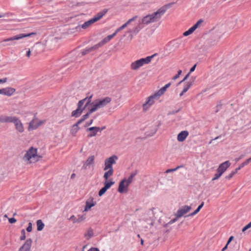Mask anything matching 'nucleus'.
<instances>
[{
    "mask_svg": "<svg viewBox=\"0 0 251 251\" xmlns=\"http://www.w3.org/2000/svg\"><path fill=\"white\" fill-rule=\"evenodd\" d=\"M167 9V7L166 6L161 7L157 11L144 17L141 23L143 25H148L151 23L157 22L166 12Z\"/></svg>",
    "mask_w": 251,
    "mask_h": 251,
    "instance_id": "f257e3e1",
    "label": "nucleus"
},
{
    "mask_svg": "<svg viewBox=\"0 0 251 251\" xmlns=\"http://www.w3.org/2000/svg\"><path fill=\"white\" fill-rule=\"evenodd\" d=\"M93 96V94L88 93L85 98L80 100L77 103L76 109L72 112L71 116L75 118L79 117L83 110L90 104Z\"/></svg>",
    "mask_w": 251,
    "mask_h": 251,
    "instance_id": "f03ea898",
    "label": "nucleus"
},
{
    "mask_svg": "<svg viewBox=\"0 0 251 251\" xmlns=\"http://www.w3.org/2000/svg\"><path fill=\"white\" fill-rule=\"evenodd\" d=\"M37 149L30 147L24 156L23 159L26 163H32L38 161L41 157L37 154Z\"/></svg>",
    "mask_w": 251,
    "mask_h": 251,
    "instance_id": "7ed1b4c3",
    "label": "nucleus"
},
{
    "mask_svg": "<svg viewBox=\"0 0 251 251\" xmlns=\"http://www.w3.org/2000/svg\"><path fill=\"white\" fill-rule=\"evenodd\" d=\"M111 101V99L108 97L101 99L96 100L93 102L90 103V104L92 105L91 111L90 112H95L98 109L107 105Z\"/></svg>",
    "mask_w": 251,
    "mask_h": 251,
    "instance_id": "20e7f679",
    "label": "nucleus"
},
{
    "mask_svg": "<svg viewBox=\"0 0 251 251\" xmlns=\"http://www.w3.org/2000/svg\"><path fill=\"white\" fill-rule=\"evenodd\" d=\"M156 55L154 54L151 56H147L146 58H143L137 60L130 64V68L132 70H137L140 67L143 66L145 64H148L151 62V59Z\"/></svg>",
    "mask_w": 251,
    "mask_h": 251,
    "instance_id": "39448f33",
    "label": "nucleus"
},
{
    "mask_svg": "<svg viewBox=\"0 0 251 251\" xmlns=\"http://www.w3.org/2000/svg\"><path fill=\"white\" fill-rule=\"evenodd\" d=\"M107 12V10L104 9L101 12H100L97 14L93 18L85 22L81 25L83 29H86L91 26L92 24L100 20Z\"/></svg>",
    "mask_w": 251,
    "mask_h": 251,
    "instance_id": "423d86ee",
    "label": "nucleus"
},
{
    "mask_svg": "<svg viewBox=\"0 0 251 251\" xmlns=\"http://www.w3.org/2000/svg\"><path fill=\"white\" fill-rule=\"evenodd\" d=\"M118 157L115 155H113L104 160V171L107 170H113V165L115 164L116 161L118 160Z\"/></svg>",
    "mask_w": 251,
    "mask_h": 251,
    "instance_id": "0eeeda50",
    "label": "nucleus"
},
{
    "mask_svg": "<svg viewBox=\"0 0 251 251\" xmlns=\"http://www.w3.org/2000/svg\"><path fill=\"white\" fill-rule=\"evenodd\" d=\"M158 99L154 94L149 97L147 101L143 104V110L144 111L148 110L150 107L154 103L155 100Z\"/></svg>",
    "mask_w": 251,
    "mask_h": 251,
    "instance_id": "6e6552de",
    "label": "nucleus"
},
{
    "mask_svg": "<svg viewBox=\"0 0 251 251\" xmlns=\"http://www.w3.org/2000/svg\"><path fill=\"white\" fill-rule=\"evenodd\" d=\"M36 34V32H31V33H30L28 34H24V33L20 34L19 35H17L16 36H14L13 37L4 39L3 40L2 42L13 41L16 40H20L24 37H30L32 35H35Z\"/></svg>",
    "mask_w": 251,
    "mask_h": 251,
    "instance_id": "1a4fd4ad",
    "label": "nucleus"
},
{
    "mask_svg": "<svg viewBox=\"0 0 251 251\" xmlns=\"http://www.w3.org/2000/svg\"><path fill=\"white\" fill-rule=\"evenodd\" d=\"M191 209V207L190 206L184 205L177 210L175 216L176 218H180L184 214L188 213Z\"/></svg>",
    "mask_w": 251,
    "mask_h": 251,
    "instance_id": "9d476101",
    "label": "nucleus"
},
{
    "mask_svg": "<svg viewBox=\"0 0 251 251\" xmlns=\"http://www.w3.org/2000/svg\"><path fill=\"white\" fill-rule=\"evenodd\" d=\"M17 118V117L16 116L1 115H0V122L3 123H14Z\"/></svg>",
    "mask_w": 251,
    "mask_h": 251,
    "instance_id": "9b49d317",
    "label": "nucleus"
},
{
    "mask_svg": "<svg viewBox=\"0 0 251 251\" xmlns=\"http://www.w3.org/2000/svg\"><path fill=\"white\" fill-rule=\"evenodd\" d=\"M44 124L42 121H38L37 119H33L29 124L28 130H34L36 129L40 126Z\"/></svg>",
    "mask_w": 251,
    "mask_h": 251,
    "instance_id": "f8f14e48",
    "label": "nucleus"
},
{
    "mask_svg": "<svg viewBox=\"0 0 251 251\" xmlns=\"http://www.w3.org/2000/svg\"><path fill=\"white\" fill-rule=\"evenodd\" d=\"M231 163L229 161H226L221 164L218 167L217 171L223 174L226 170V169L230 166Z\"/></svg>",
    "mask_w": 251,
    "mask_h": 251,
    "instance_id": "ddd939ff",
    "label": "nucleus"
},
{
    "mask_svg": "<svg viewBox=\"0 0 251 251\" xmlns=\"http://www.w3.org/2000/svg\"><path fill=\"white\" fill-rule=\"evenodd\" d=\"M15 89L11 87H6L0 89V94H3L7 96H11L15 92Z\"/></svg>",
    "mask_w": 251,
    "mask_h": 251,
    "instance_id": "4468645a",
    "label": "nucleus"
},
{
    "mask_svg": "<svg viewBox=\"0 0 251 251\" xmlns=\"http://www.w3.org/2000/svg\"><path fill=\"white\" fill-rule=\"evenodd\" d=\"M126 178H124L122 179L119 183L118 191L120 193H122L124 192H126L128 191L127 187L128 186H126Z\"/></svg>",
    "mask_w": 251,
    "mask_h": 251,
    "instance_id": "2eb2a0df",
    "label": "nucleus"
},
{
    "mask_svg": "<svg viewBox=\"0 0 251 251\" xmlns=\"http://www.w3.org/2000/svg\"><path fill=\"white\" fill-rule=\"evenodd\" d=\"M32 242V241L31 239H28L18 251H30Z\"/></svg>",
    "mask_w": 251,
    "mask_h": 251,
    "instance_id": "dca6fc26",
    "label": "nucleus"
},
{
    "mask_svg": "<svg viewBox=\"0 0 251 251\" xmlns=\"http://www.w3.org/2000/svg\"><path fill=\"white\" fill-rule=\"evenodd\" d=\"M16 129L20 133H22L24 131V127L21 120L17 118L13 123Z\"/></svg>",
    "mask_w": 251,
    "mask_h": 251,
    "instance_id": "f3484780",
    "label": "nucleus"
},
{
    "mask_svg": "<svg viewBox=\"0 0 251 251\" xmlns=\"http://www.w3.org/2000/svg\"><path fill=\"white\" fill-rule=\"evenodd\" d=\"M100 130V127L97 126H93L88 128L87 131H91V133L88 135V137H93L96 135L97 132Z\"/></svg>",
    "mask_w": 251,
    "mask_h": 251,
    "instance_id": "a211bd4d",
    "label": "nucleus"
},
{
    "mask_svg": "<svg viewBox=\"0 0 251 251\" xmlns=\"http://www.w3.org/2000/svg\"><path fill=\"white\" fill-rule=\"evenodd\" d=\"M188 135L189 133L187 131H182L177 135V140L179 142H183L185 140Z\"/></svg>",
    "mask_w": 251,
    "mask_h": 251,
    "instance_id": "6ab92c4d",
    "label": "nucleus"
},
{
    "mask_svg": "<svg viewBox=\"0 0 251 251\" xmlns=\"http://www.w3.org/2000/svg\"><path fill=\"white\" fill-rule=\"evenodd\" d=\"M96 204V202L93 201V198H90L86 201V205L84 208V211H87L91 207L95 206Z\"/></svg>",
    "mask_w": 251,
    "mask_h": 251,
    "instance_id": "aec40b11",
    "label": "nucleus"
},
{
    "mask_svg": "<svg viewBox=\"0 0 251 251\" xmlns=\"http://www.w3.org/2000/svg\"><path fill=\"white\" fill-rule=\"evenodd\" d=\"M95 159V156L91 155L89 156L86 161L84 163L82 168L84 169H86L88 166H89L91 164H93Z\"/></svg>",
    "mask_w": 251,
    "mask_h": 251,
    "instance_id": "412c9836",
    "label": "nucleus"
},
{
    "mask_svg": "<svg viewBox=\"0 0 251 251\" xmlns=\"http://www.w3.org/2000/svg\"><path fill=\"white\" fill-rule=\"evenodd\" d=\"M97 49H98V48L96 45L90 48H86L81 52V56H84Z\"/></svg>",
    "mask_w": 251,
    "mask_h": 251,
    "instance_id": "4be33fe9",
    "label": "nucleus"
},
{
    "mask_svg": "<svg viewBox=\"0 0 251 251\" xmlns=\"http://www.w3.org/2000/svg\"><path fill=\"white\" fill-rule=\"evenodd\" d=\"M137 173L138 171L135 170L130 174L127 179L126 178V186H129L130 185V184L132 182L134 177L137 174Z\"/></svg>",
    "mask_w": 251,
    "mask_h": 251,
    "instance_id": "5701e85b",
    "label": "nucleus"
},
{
    "mask_svg": "<svg viewBox=\"0 0 251 251\" xmlns=\"http://www.w3.org/2000/svg\"><path fill=\"white\" fill-rule=\"evenodd\" d=\"M91 111V108L89 109L88 112L85 114V115H83L80 119H79L77 121V124H80L82 123H83L85 120L88 118L90 115L93 113L94 112H90Z\"/></svg>",
    "mask_w": 251,
    "mask_h": 251,
    "instance_id": "b1692460",
    "label": "nucleus"
},
{
    "mask_svg": "<svg viewBox=\"0 0 251 251\" xmlns=\"http://www.w3.org/2000/svg\"><path fill=\"white\" fill-rule=\"evenodd\" d=\"M143 27V25L141 23H140L137 26L134 28L132 30H130L129 32H132L135 34H137Z\"/></svg>",
    "mask_w": 251,
    "mask_h": 251,
    "instance_id": "393cba45",
    "label": "nucleus"
},
{
    "mask_svg": "<svg viewBox=\"0 0 251 251\" xmlns=\"http://www.w3.org/2000/svg\"><path fill=\"white\" fill-rule=\"evenodd\" d=\"M78 125L79 124H77V122L76 123H75V124L73 125V126H72V128L71 129V133L73 136H75L76 134V133H77V132L78 131V130L79 129Z\"/></svg>",
    "mask_w": 251,
    "mask_h": 251,
    "instance_id": "a878e982",
    "label": "nucleus"
},
{
    "mask_svg": "<svg viewBox=\"0 0 251 251\" xmlns=\"http://www.w3.org/2000/svg\"><path fill=\"white\" fill-rule=\"evenodd\" d=\"M108 171H106L103 175V178L105 179V180H108V178L112 176L113 174L114 170H107Z\"/></svg>",
    "mask_w": 251,
    "mask_h": 251,
    "instance_id": "bb28decb",
    "label": "nucleus"
},
{
    "mask_svg": "<svg viewBox=\"0 0 251 251\" xmlns=\"http://www.w3.org/2000/svg\"><path fill=\"white\" fill-rule=\"evenodd\" d=\"M180 44H181V41L179 40H174L170 42V45L175 49H177L178 48H179Z\"/></svg>",
    "mask_w": 251,
    "mask_h": 251,
    "instance_id": "cd10ccee",
    "label": "nucleus"
},
{
    "mask_svg": "<svg viewBox=\"0 0 251 251\" xmlns=\"http://www.w3.org/2000/svg\"><path fill=\"white\" fill-rule=\"evenodd\" d=\"M37 229L38 231H41L43 230L45 226L44 224L41 220H38L36 222Z\"/></svg>",
    "mask_w": 251,
    "mask_h": 251,
    "instance_id": "c85d7f7f",
    "label": "nucleus"
},
{
    "mask_svg": "<svg viewBox=\"0 0 251 251\" xmlns=\"http://www.w3.org/2000/svg\"><path fill=\"white\" fill-rule=\"evenodd\" d=\"M115 183V182L112 181L111 179L105 180L104 183V187L108 190L110 188V187L113 185Z\"/></svg>",
    "mask_w": 251,
    "mask_h": 251,
    "instance_id": "c756f323",
    "label": "nucleus"
},
{
    "mask_svg": "<svg viewBox=\"0 0 251 251\" xmlns=\"http://www.w3.org/2000/svg\"><path fill=\"white\" fill-rule=\"evenodd\" d=\"M204 205V202H202L201 204L198 206V207L192 213H190V214L188 215L187 216H193L196 214H197L201 209L203 207Z\"/></svg>",
    "mask_w": 251,
    "mask_h": 251,
    "instance_id": "7c9ffc66",
    "label": "nucleus"
},
{
    "mask_svg": "<svg viewBox=\"0 0 251 251\" xmlns=\"http://www.w3.org/2000/svg\"><path fill=\"white\" fill-rule=\"evenodd\" d=\"M94 235L93 230L92 228H89L87 232L85 234L84 236L86 239L89 240L90 238L93 237Z\"/></svg>",
    "mask_w": 251,
    "mask_h": 251,
    "instance_id": "2f4dec72",
    "label": "nucleus"
},
{
    "mask_svg": "<svg viewBox=\"0 0 251 251\" xmlns=\"http://www.w3.org/2000/svg\"><path fill=\"white\" fill-rule=\"evenodd\" d=\"M110 40L107 38V37L104 38L102 41L99 42L98 44H96L98 49L103 46L105 44L108 43Z\"/></svg>",
    "mask_w": 251,
    "mask_h": 251,
    "instance_id": "473e14b6",
    "label": "nucleus"
},
{
    "mask_svg": "<svg viewBox=\"0 0 251 251\" xmlns=\"http://www.w3.org/2000/svg\"><path fill=\"white\" fill-rule=\"evenodd\" d=\"M166 91V89L163 87L159 90H158L156 93L154 94L157 96V97L159 99L160 97L162 95L164 92Z\"/></svg>",
    "mask_w": 251,
    "mask_h": 251,
    "instance_id": "72a5a7b5",
    "label": "nucleus"
},
{
    "mask_svg": "<svg viewBox=\"0 0 251 251\" xmlns=\"http://www.w3.org/2000/svg\"><path fill=\"white\" fill-rule=\"evenodd\" d=\"M192 85V82L189 81L185 85L184 87V88L183 89V92H186L191 87V86Z\"/></svg>",
    "mask_w": 251,
    "mask_h": 251,
    "instance_id": "f704fd0d",
    "label": "nucleus"
},
{
    "mask_svg": "<svg viewBox=\"0 0 251 251\" xmlns=\"http://www.w3.org/2000/svg\"><path fill=\"white\" fill-rule=\"evenodd\" d=\"M182 167V166H178L177 167H176V168H174V169H168L166 171L165 173H171V172H175V171H176V170H177L179 168H180Z\"/></svg>",
    "mask_w": 251,
    "mask_h": 251,
    "instance_id": "c9c22d12",
    "label": "nucleus"
},
{
    "mask_svg": "<svg viewBox=\"0 0 251 251\" xmlns=\"http://www.w3.org/2000/svg\"><path fill=\"white\" fill-rule=\"evenodd\" d=\"M86 217L84 215H78L77 218V223H81L85 219Z\"/></svg>",
    "mask_w": 251,
    "mask_h": 251,
    "instance_id": "e433bc0d",
    "label": "nucleus"
},
{
    "mask_svg": "<svg viewBox=\"0 0 251 251\" xmlns=\"http://www.w3.org/2000/svg\"><path fill=\"white\" fill-rule=\"evenodd\" d=\"M107 190L104 187H102L99 192V196L100 197L102 196Z\"/></svg>",
    "mask_w": 251,
    "mask_h": 251,
    "instance_id": "4c0bfd02",
    "label": "nucleus"
},
{
    "mask_svg": "<svg viewBox=\"0 0 251 251\" xmlns=\"http://www.w3.org/2000/svg\"><path fill=\"white\" fill-rule=\"evenodd\" d=\"M203 22L202 20L201 19H200L193 26V27H194V28H195V29H196L198 26H199V25Z\"/></svg>",
    "mask_w": 251,
    "mask_h": 251,
    "instance_id": "58836bf2",
    "label": "nucleus"
},
{
    "mask_svg": "<svg viewBox=\"0 0 251 251\" xmlns=\"http://www.w3.org/2000/svg\"><path fill=\"white\" fill-rule=\"evenodd\" d=\"M222 175V174H221L219 172H218L215 174L214 175V177L212 178V180H217Z\"/></svg>",
    "mask_w": 251,
    "mask_h": 251,
    "instance_id": "ea45409f",
    "label": "nucleus"
},
{
    "mask_svg": "<svg viewBox=\"0 0 251 251\" xmlns=\"http://www.w3.org/2000/svg\"><path fill=\"white\" fill-rule=\"evenodd\" d=\"M22 236L20 237V239L21 240H25L26 237H25V229H22L21 231Z\"/></svg>",
    "mask_w": 251,
    "mask_h": 251,
    "instance_id": "a19ab883",
    "label": "nucleus"
},
{
    "mask_svg": "<svg viewBox=\"0 0 251 251\" xmlns=\"http://www.w3.org/2000/svg\"><path fill=\"white\" fill-rule=\"evenodd\" d=\"M236 174L235 172L233 171H232L228 175L226 176L225 178L227 179H230L231 178L233 177V176Z\"/></svg>",
    "mask_w": 251,
    "mask_h": 251,
    "instance_id": "79ce46f5",
    "label": "nucleus"
},
{
    "mask_svg": "<svg viewBox=\"0 0 251 251\" xmlns=\"http://www.w3.org/2000/svg\"><path fill=\"white\" fill-rule=\"evenodd\" d=\"M251 227V222L250 223H249L248 225H247L246 226H245L242 228V232L245 231L246 230H247L248 229H249Z\"/></svg>",
    "mask_w": 251,
    "mask_h": 251,
    "instance_id": "37998d69",
    "label": "nucleus"
},
{
    "mask_svg": "<svg viewBox=\"0 0 251 251\" xmlns=\"http://www.w3.org/2000/svg\"><path fill=\"white\" fill-rule=\"evenodd\" d=\"M126 25H124V24L123 25H122L121 26H120V27H119L118 28H117L116 29V30L115 31V32L116 33V34H117V33H118L119 31H120L121 30L124 29L125 28H126Z\"/></svg>",
    "mask_w": 251,
    "mask_h": 251,
    "instance_id": "c03bdc74",
    "label": "nucleus"
},
{
    "mask_svg": "<svg viewBox=\"0 0 251 251\" xmlns=\"http://www.w3.org/2000/svg\"><path fill=\"white\" fill-rule=\"evenodd\" d=\"M69 220L72 221L73 222V223H77V218L74 215H72L69 218Z\"/></svg>",
    "mask_w": 251,
    "mask_h": 251,
    "instance_id": "a18cd8bd",
    "label": "nucleus"
},
{
    "mask_svg": "<svg viewBox=\"0 0 251 251\" xmlns=\"http://www.w3.org/2000/svg\"><path fill=\"white\" fill-rule=\"evenodd\" d=\"M32 223L29 222L28 223V226L26 228V230L27 232H31L32 231Z\"/></svg>",
    "mask_w": 251,
    "mask_h": 251,
    "instance_id": "49530a36",
    "label": "nucleus"
},
{
    "mask_svg": "<svg viewBox=\"0 0 251 251\" xmlns=\"http://www.w3.org/2000/svg\"><path fill=\"white\" fill-rule=\"evenodd\" d=\"M8 221L10 224H14L16 222V220L14 218H9Z\"/></svg>",
    "mask_w": 251,
    "mask_h": 251,
    "instance_id": "de8ad7c7",
    "label": "nucleus"
},
{
    "mask_svg": "<svg viewBox=\"0 0 251 251\" xmlns=\"http://www.w3.org/2000/svg\"><path fill=\"white\" fill-rule=\"evenodd\" d=\"M116 35V33L115 32L113 33L112 34L108 35L107 36V38L109 39V40H110L112 39L115 35Z\"/></svg>",
    "mask_w": 251,
    "mask_h": 251,
    "instance_id": "09e8293b",
    "label": "nucleus"
},
{
    "mask_svg": "<svg viewBox=\"0 0 251 251\" xmlns=\"http://www.w3.org/2000/svg\"><path fill=\"white\" fill-rule=\"evenodd\" d=\"M246 154H242L239 157L235 158V160L236 162L239 161L240 160H241L242 158L244 157L245 156Z\"/></svg>",
    "mask_w": 251,
    "mask_h": 251,
    "instance_id": "8fccbe9b",
    "label": "nucleus"
},
{
    "mask_svg": "<svg viewBox=\"0 0 251 251\" xmlns=\"http://www.w3.org/2000/svg\"><path fill=\"white\" fill-rule=\"evenodd\" d=\"M178 218H176V217L175 218H174V219H173L171 220V221L168 223V224H173V223H174L176 222L177 221V219H178Z\"/></svg>",
    "mask_w": 251,
    "mask_h": 251,
    "instance_id": "3c124183",
    "label": "nucleus"
},
{
    "mask_svg": "<svg viewBox=\"0 0 251 251\" xmlns=\"http://www.w3.org/2000/svg\"><path fill=\"white\" fill-rule=\"evenodd\" d=\"M93 121H94L93 119L91 120L89 122L86 123L85 126L87 127L90 126L91 124H92Z\"/></svg>",
    "mask_w": 251,
    "mask_h": 251,
    "instance_id": "603ef678",
    "label": "nucleus"
},
{
    "mask_svg": "<svg viewBox=\"0 0 251 251\" xmlns=\"http://www.w3.org/2000/svg\"><path fill=\"white\" fill-rule=\"evenodd\" d=\"M88 251H100V250L96 248H91L88 250Z\"/></svg>",
    "mask_w": 251,
    "mask_h": 251,
    "instance_id": "864d4df0",
    "label": "nucleus"
},
{
    "mask_svg": "<svg viewBox=\"0 0 251 251\" xmlns=\"http://www.w3.org/2000/svg\"><path fill=\"white\" fill-rule=\"evenodd\" d=\"M196 66H197V65L195 64L190 69V72H189L190 74L195 71V70L196 69Z\"/></svg>",
    "mask_w": 251,
    "mask_h": 251,
    "instance_id": "5fc2aeb1",
    "label": "nucleus"
},
{
    "mask_svg": "<svg viewBox=\"0 0 251 251\" xmlns=\"http://www.w3.org/2000/svg\"><path fill=\"white\" fill-rule=\"evenodd\" d=\"M7 81V78H4L3 79H0V83H3Z\"/></svg>",
    "mask_w": 251,
    "mask_h": 251,
    "instance_id": "6e6d98bb",
    "label": "nucleus"
},
{
    "mask_svg": "<svg viewBox=\"0 0 251 251\" xmlns=\"http://www.w3.org/2000/svg\"><path fill=\"white\" fill-rule=\"evenodd\" d=\"M233 238H234L233 236H230L227 241V244H229L231 242V241L233 239Z\"/></svg>",
    "mask_w": 251,
    "mask_h": 251,
    "instance_id": "4d7b16f0",
    "label": "nucleus"
},
{
    "mask_svg": "<svg viewBox=\"0 0 251 251\" xmlns=\"http://www.w3.org/2000/svg\"><path fill=\"white\" fill-rule=\"evenodd\" d=\"M222 104L221 103L218 104L217 105V110L216 111V112H218V111L219 110V109L221 108Z\"/></svg>",
    "mask_w": 251,
    "mask_h": 251,
    "instance_id": "13d9d810",
    "label": "nucleus"
},
{
    "mask_svg": "<svg viewBox=\"0 0 251 251\" xmlns=\"http://www.w3.org/2000/svg\"><path fill=\"white\" fill-rule=\"evenodd\" d=\"M190 33L189 32L188 30H187L186 31H185L183 33V35L184 36H188L189 35H190Z\"/></svg>",
    "mask_w": 251,
    "mask_h": 251,
    "instance_id": "bf43d9fd",
    "label": "nucleus"
},
{
    "mask_svg": "<svg viewBox=\"0 0 251 251\" xmlns=\"http://www.w3.org/2000/svg\"><path fill=\"white\" fill-rule=\"evenodd\" d=\"M137 18V16H135L133 18L130 19L129 20L132 22L134 21H135Z\"/></svg>",
    "mask_w": 251,
    "mask_h": 251,
    "instance_id": "052dcab7",
    "label": "nucleus"
},
{
    "mask_svg": "<svg viewBox=\"0 0 251 251\" xmlns=\"http://www.w3.org/2000/svg\"><path fill=\"white\" fill-rule=\"evenodd\" d=\"M242 168V167H240V165L237 168L235 169V170H234L233 171L235 172V174H236L238 172V171L240 170Z\"/></svg>",
    "mask_w": 251,
    "mask_h": 251,
    "instance_id": "680f3d73",
    "label": "nucleus"
},
{
    "mask_svg": "<svg viewBox=\"0 0 251 251\" xmlns=\"http://www.w3.org/2000/svg\"><path fill=\"white\" fill-rule=\"evenodd\" d=\"M179 111V110H177L176 111H172L169 113V114H175L176 113H177Z\"/></svg>",
    "mask_w": 251,
    "mask_h": 251,
    "instance_id": "e2e57ef3",
    "label": "nucleus"
},
{
    "mask_svg": "<svg viewBox=\"0 0 251 251\" xmlns=\"http://www.w3.org/2000/svg\"><path fill=\"white\" fill-rule=\"evenodd\" d=\"M248 165V164H247L246 162V161H245L244 162L242 163L241 164H240V167L243 168V167H244L245 166H246V165Z\"/></svg>",
    "mask_w": 251,
    "mask_h": 251,
    "instance_id": "0e129e2a",
    "label": "nucleus"
},
{
    "mask_svg": "<svg viewBox=\"0 0 251 251\" xmlns=\"http://www.w3.org/2000/svg\"><path fill=\"white\" fill-rule=\"evenodd\" d=\"M189 75H190V73H189L187 75H186L184 77V78L183 79V81H185L188 78Z\"/></svg>",
    "mask_w": 251,
    "mask_h": 251,
    "instance_id": "69168bd1",
    "label": "nucleus"
},
{
    "mask_svg": "<svg viewBox=\"0 0 251 251\" xmlns=\"http://www.w3.org/2000/svg\"><path fill=\"white\" fill-rule=\"evenodd\" d=\"M179 77V76L178 75H175L173 78H172V79L173 80H176V79H177L178 77Z\"/></svg>",
    "mask_w": 251,
    "mask_h": 251,
    "instance_id": "338daca9",
    "label": "nucleus"
},
{
    "mask_svg": "<svg viewBox=\"0 0 251 251\" xmlns=\"http://www.w3.org/2000/svg\"><path fill=\"white\" fill-rule=\"evenodd\" d=\"M171 85V83H169L163 86L166 90Z\"/></svg>",
    "mask_w": 251,
    "mask_h": 251,
    "instance_id": "774afa93",
    "label": "nucleus"
}]
</instances>
